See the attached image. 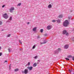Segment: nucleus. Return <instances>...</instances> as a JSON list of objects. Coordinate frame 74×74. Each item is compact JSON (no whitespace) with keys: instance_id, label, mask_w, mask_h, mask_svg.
Here are the masks:
<instances>
[{"instance_id":"f257e3e1","label":"nucleus","mask_w":74,"mask_h":74,"mask_svg":"<svg viewBox=\"0 0 74 74\" xmlns=\"http://www.w3.org/2000/svg\"><path fill=\"white\" fill-rule=\"evenodd\" d=\"M69 25V22L68 20H66L63 23V25L64 27H67Z\"/></svg>"},{"instance_id":"f03ea898","label":"nucleus","mask_w":74,"mask_h":74,"mask_svg":"<svg viewBox=\"0 0 74 74\" xmlns=\"http://www.w3.org/2000/svg\"><path fill=\"white\" fill-rule=\"evenodd\" d=\"M60 51H61V49L59 48L58 49L54 51V54H57V55H58L59 52H60Z\"/></svg>"},{"instance_id":"7ed1b4c3","label":"nucleus","mask_w":74,"mask_h":74,"mask_svg":"<svg viewBox=\"0 0 74 74\" xmlns=\"http://www.w3.org/2000/svg\"><path fill=\"white\" fill-rule=\"evenodd\" d=\"M22 73L23 74H27L28 73V69H25L24 71H22Z\"/></svg>"},{"instance_id":"20e7f679","label":"nucleus","mask_w":74,"mask_h":74,"mask_svg":"<svg viewBox=\"0 0 74 74\" xmlns=\"http://www.w3.org/2000/svg\"><path fill=\"white\" fill-rule=\"evenodd\" d=\"M3 16L5 19H7L8 18V16L7 13H5L3 15Z\"/></svg>"},{"instance_id":"39448f33","label":"nucleus","mask_w":74,"mask_h":74,"mask_svg":"<svg viewBox=\"0 0 74 74\" xmlns=\"http://www.w3.org/2000/svg\"><path fill=\"white\" fill-rule=\"evenodd\" d=\"M9 10L10 12L12 13L13 12V10H15V8H14V7H12Z\"/></svg>"},{"instance_id":"423d86ee","label":"nucleus","mask_w":74,"mask_h":74,"mask_svg":"<svg viewBox=\"0 0 74 74\" xmlns=\"http://www.w3.org/2000/svg\"><path fill=\"white\" fill-rule=\"evenodd\" d=\"M51 27H52V25H48L47 27V30H51Z\"/></svg>"},{"instance_id":"0eeeda50","label":"nucleus","mask_w":74,"mask_h":74,"mask_svg":"<svg viewBox=\"0 0 74 74\" xmlns=\"http://www.w3.org/2000/svg\"><path fill=\"white\" fill-rule=\"evenodd\" d=\"M27 69H28L30 71L32 70L33 69V67L32 66H28L27 67Z\"/></svg>"},{"instance_id":"6e6552de","label":"nucleus","mask_w":74,"mask_h":74,"mask_svg":"<svg viewBox=\"0 0 74 74\" xmlns=\"http://www.w3.org/2000/svg\"><path fill=\"white\" fill-rule=\"evenodd\" d=\"M68 48H69V45H65L64 47V49H68Z\"/></svg>"},{"instance_id":"1a4fd4ad","label":"nucleus","mask_w":74,"mask_h":74,"mask_svg":"<svg viewBox=\"0 0 74 74\" xmlns=\"http://www.w3.org/2000/svg\"><path fill=\"white\" fill-rule=\"evenodd\" d=\"M69 72L70 73V74H71V72L73 71V68H71V69H69Z\"/></svg>"},{"instance_id":"9d476101","label":"nucleus","mask_w":74,"mask_h":74,"mask_svg":"<svg viewBox=\"0 0 74 74\" xmlns=\"http://www.w3.org/2000/svg\"><path fill=\"white\" fill-rule=\"evenodd\" d=\"M37 29V27H34V28H33L32 30L33 32H36V30Z\"/></svg>"},{"instance_id":"9b49d317","label":"nucleus","mask_w":74,"mask_h":74,"mask_svg":"<svg viewBox=\"0 0 74 74\" xmlns=\"http://www.w3.org/2000/svg\"><path fill=\"white\" fill-rule=\"evenodd\" d=\"M56 21L58 23H60V20L59 19H58L57 20H56Z\"/></svg>"},{"instance_id":"f8f14e48","label":"nucleus","mask_w":74,"mask_h":74,"mask_svg":"<svg viewBox=\"0 0 74 74\" xmlns=\"http://www.w3.org/2000/svg\"><path fill=\"white\" fill-rule=\"evenodd\" d=\"M48 8H52V5H51V4H50L48 6Z\"/></svg>"},{"instance_id":"ddd939ff","label":"nucleus","mask_w":74,"mask_h":74,"mask_svg":"<svg viewBox=\"0 0 74 74\" xmlns=\"http://www.w3.org/2000/svg\"><path fill=\"white\" fill-rule=\"evenodd\" d=\"M67 33V31H66V30H64L63 31V34H66Z\"/></svg>"},{"instance_id":"4468645a","label":"nucleus","mask_w":74,"mask_h":74,"mask_svg":"<svg viewBox=\"0 0 74 74\" xmlns=\"http://www.w3.org/2000/svg\"><path fill=\"white\" fill-rule=\"evenodd\" d=\"M33 67H36L37 66V63H34L33 65Z\"/></svg>"},{"instance_id":"2eb2a0df","label":"nucleus","mask_w":74,"mask_h":74,"mask_svg":"<svg viewBox=\"0 0 74 74\" xmlns=\"http://www.w3.org/2000/svg\"><path fill=\"white\" fill-rule=\"evenodd\" d=\"M58 17L60 18H62L63 17V15H60L58 16Z\"/></svg>"},{"instance_id":"dca6fc26","label":"nucleus","mask_w":74,"mask_h":74,"mask_svg":"<svg viewBox=\"0 0 74 74\" xmlns=\"http://www.w3.org/2000/svg\"><path fill=\"white\" fill-rule=\"evenodd\" d=\"M11 48H9L8 49V50L9 52H11Z\"/></svg>"},{"instance_id":"f3484780","label":"nucleus","mask_w":74,"mask_h":74,"mask_svg":"<svg viewBox=\"0 0 74 74\" xmlns=\"http://www.w3.org/2000/svg\"><path fill=\"white\" fill-rule=\"evenodd\" d=\"M67 57L68 58H72V56L71 55H69Z\"/></svg>"},{"instance_id":"a211bd4d","label":"nucleus","mask_w":74,"mask_h":74,"mask_svg":"<svg viewBox=\"0 0 74 74\" xmlns=\"http://www.w3.org/2000/svg\"><path fill=\"white\" fill-rule=\"evenodd\" d=\"M11 64H10L9 66V69L11 70Z\"/></svg>"},{"instance_id":"6ab92c4d","label":"nucleus","mask_w":74,"mask_h":74,"mask_svg":"<svg viewBox=\"0 0 74 74\" xmlns=\"http://www.w3.org/2000/svg\"><path fill=\"white\" fill-rule=\"evenodd\" d=\"M72 18V16H70L69 17H68V20L69 21H70V20Z\"/></svg>"},{"instance_id":"aec40b11","label":"nucleus","mask_w":74,"mask_h":74,"mask_svg":"<svg viewBox=\"0 0 74 74\" xmlns=\"http://www.w3.org/2000/svg\"><path fill=\"white\" fill-rule=\"evenodd\" d=\"M11 20H10L9 19V20H8L7 21V22H9V23H10L11 22Z\"/></svg>"},{"instance_id":"412c9836","label":"nucleus","mask_w":74,"mask_h":74,"mask_svg":"<svg viewBox=\"0 0 74 74\" xmlns=\"http://www.w3.org/2000/svg\"><path fill=\"white\" fill-rule=\"evenodd\" d=\"M38 62L36 63L37 64H39V63H40V60H38Z\"/></svg>"},{"instance_id":"4be33fe9","label":"nucleus","mask_w":74,"mask_h":74,"mask_svg":"<svg viewBox=\"0 0 74 74\" xmlns=\"http://www.w3.org/2000/svg\"><path fill=\"white\" fill-rule=\"evenodd\" d=\"M43 30H43V29H41L40 30V32L41 33H42V32H43Z\"/></svg>"},{"instance_id":"5701e85b","label":"nucleus","mask_w":74,"mask_h":74,"mask_svg":"<svg viewBox=\"0 0 74 74\" xmlns=\"http://www.w3.org/2000/svg\"><path fill=\"white\" fill-rule=\"evenodd\" d=\"M36 48V45H34L32 47V49H34Z\"/></svg>"},{"instance_id":"b1692460","label":"nucleus","mask_w":74,"mask_h":74,"mask_svg":"<svg viewBox=\"0 0 74 74\" xmlns=\"http://www.w3.org/2000/svg\"><path fill=\"white\" fill-rule=\"evenodd\" d=\"M21 3H19L17 5V6H20L21 5Z\"/></svg>"},{"instance_id":"393cba45","label":"nucleus","mask_w":74,"mask_h":74,"mask_svg":"<svg viewBox=\"0 0 74 74\" xmlns=\"http://www.w3.org/2000/svg\"><path fill=\"white\" fill-rule=\"evenodd\" d=\"M47 43V41L46 40H45L43 42V44H46Z\"/></svg>"},{"instance_id":"a878e982","label":"nucleus","mask_w":74,"mask_h":74,"mask_svg":"<svg viewBox=\"0 0 74 74\" xmlns=\"http://www.w3.org/2000/svg\"><path fill=\"white\" fill-rule=\"evenodd\" d=\"M65 59L66 60H70V59H69V58H65Z\"/></svg>"},{"instance_id":"bb28decb","label":"nucleus","mask_w":74,"mask_h":74,"mask_svg":"<svg viewBox=\"0 0 74 74\" xmlns=\"http://www.w3.org/2000/svg\"><path fill=\"white\" fill-rule=\"evenodd\" d=\"M12 16H10V18H9V19L10 20V21H12Z\"/></svg>"},{"instance_id":"cd10ccee","label":"nucleus","mask_w":74,"mask_h":74,"mask_svg":"<svg viewBox=\"0 0 74 74\" xmlns=\"http://www.w3.org/2000/svg\"><path fill=\"white\" fill-rule=\"evenodd\" d=\"M19 70V69H15V71H18Z\"/></svg>"},{"instance_id":"c85d7f7f","label":"nucleus","mask_w":74,"mask_h":74,"mask_svg":"<svg viewBox=\"0 0 74 74\" xmlns=\"http://www.w3.org/2000/svg\"><path fill=\"white\" fill-rule=\"evenodd\" d=\"M52 22H56V20H52Z\"/></svg>"},{"instance_id":"c756f323","label":"nucleus","mask_w":74,"mask_h":74,"mask_svg":"<svg viewBox=\"0 0 74 74\" xmlns=\"http://www.w3.org/2000/svg\"><path fill=\"white\" fill-rule=\"evenodd\" d=\"M19 42L20 43V44H22V42L21 41V40H19Z\"/></svg>"},{"instance_id":"7c9ffc66","label":"nucleus","mask_w":74,"mask_h":74,"mask_svg":"<svg viewBox=\"0 0 74 74\" xmlns=\"http://www.w3.org/2000/svg\"><path fill=\"white\" fill-rule=\"evenodd\" d=\"M38 57L37 56H35V57H34V59H37V58Z\"/></svg>"},{"instance_id":"2f4dec72","label":"nucleus","mask_w":74,"mask_h":74,"mask_svg":"<svg viewBox=\"0 0 74 74\" xmlns=\"http://www.w3.org/2000/svg\"><path fill=\"white\" fill-rule=\"evenodd\" d=\"M30 62H28V65L29 66H30Z\"/></svg>"},{"instance_id":"473e14b6","label":"nucleus","mask_w":74,"mask_h":74,"mask_svg":"<svg viewBox=\"0 0 74 74\" xmlns=\"http://www.w3.org/2000/svg\"><path fill=\"white\" fill-rule=\"evenodd\" d=\"M38 38H40V37L39 36H37V39H38Z\"/></svg>"},{"instance_id":"72a5a7b5","label":"nucleus","mask_w":74,"mask_h":74,"mask_svg":"<svg viewBox=\"0 0 74 74\" xmlns=\"http://www.w3.org/2000/svg\"><path fill=\"white\" fill-rule=\"evenodd\" d=\"M44 35V36H47V34H44V35Z\"/></svg>"},{"instance_id":"f704fd0d","label":"nucleus","mask_w":74,"mask_h":74,"mask_svg":"<svg viewBox=\"0 0 74 74\" xmlns=\"http://www.w3.org/2000/svg\"><path fill=\"white\" fill-rule=\"evenodd\" d=\"M2 24V22L0 21V25H1Z\"/></svg>"},{"instance_id":"c9c22d12","label":"nucleus","mask_w":74,"mask_h":74,"mask_svg":"<svg viewBox=\"0 0 74 74\" xmlns=\"http://www.w3.org/2000/svg\"><path fill=\"white\" fill-rule=\"evenodd\" d=\"M10 36H11V34H9L8 35V37H9Z\"/></svg>"},{"instance_id":"e433bc0d","label":"nucleus","mask_w":74,"mask_h":74,"mask_svg":"<svg viewBox=\"0 0 74 74\" xmlns=\"http://www.w3.org/2000/svg\"><path fill=\"white\" fill-rule=\"evenodd\" d=\"M72 40L73 41H74V37L72 38Z\"/></svg>"},{"instance_id":"4c0bfd02","label":"nucleus","mask_w":74,"mask_h":74,"mask_svg":"<svg viewBox=\"0 0 74 74\" xmlns=\"http://www.w3.org/2000/svg\"><path fill=\"white\" fill-rule=\"evenodd\" d=\"M72 60L74 61V57H72Z\"/></svg>"},{"instance_id":"58836bf2","label":"nucleus","mask_w":74,"mask_h":74,"mask_svg":"<svg viewBox=\"0 0 74 74\" xmlns=\"http://www.w3.org/2000/svg\"><path fill=\"white\" fill-rule=\"evenodd\" d=\"M2 55V53H0V56Z\"/></svg>"},{"instance_id":"ea45409f","label":"nucleus","mask_w":74,"mask_h":74,"mask_svg":"<svg viewBox=\"0 0 74 74\" xmlns=\"http://www.w3.org/2000/svg\"><path fill=\"white\" fill-rule=\"evenodd\" d=\"M4 7H5V5H3L2 6V8H4Z\"/></svg>"},{"instance_id":"a19ab883","label":"nucleus","mask_w":74,"mask_h":74,"mask_svg":"<svg viewBox=\"0 0 74 74\" xmlns=\"http://www.w3.org/2000/svg\"><path fill=\"white\" fill-rule=\"evenodd\" d=\"M29 23H29V22H28L27 23V24L28 25H29Z\"/></svg>"},{"instance_id":"79ce46f5","label":"nucleus","mask_w":74,"mask_h":74,"mask_svg":"<svg viewBox=\"0 0 74 74\" xmlns=\"http://www.w3.org/2000/svg\"><path fill=\"white\" fill-rule=\"evenodd\" d=\"M66 36H68V33H67L66 34Z\"/></svg>"},{"instance_id":"37998d69","label":"nucleus","mask_w":74,"mask_h":74,"mask_svg":"<svg viewBox=\"0 0 74 74\" xmlns=\"http://www.w3.org/2000/svg\"><path fill=\"white\" fill-rule=\"evenodd\" d=\"M44 44L43 42H41V44Z\"/></svg>"},{"instance_id":"c03bdc74","label":"nucleus","mask_w":74,"mask_h":74,"mask_svg":"<svg viewBox=\"0 0 74 74\" xmlns=\"http://www.w3.org/2000/svg\"><path fill=\"white\" fill-rule=\"evenodd\" d=\"M5 62H7V60L5 61L4 62L5 63Z\"/></svg>"},{"instance_id":"a18cd8bd","label":"nucleus","mask_w":74,"mask_h":74,"mask_svg":"<svg viewBox=\"0 0 74 74\" xmlns=\"http://www.w3.org/2000/svg\"><path fill=\"white\" fill-rule=\"evenodd\" d=\"M20 50V51H22V49H21Z\"/></svg>"},{"instance_id":"49530a36","label":"nucleus","mask_w":74,"mask_h":74,"mask_svg":"<svg viewBox=\"0 0 74 74\" xmlns=\"http://www.w3.org/2000/svg\"><path fill=\"white\" fill-rule=\"evenodd\" d=\"M72 31H73V32H74V29H73L72 30Z\"/></svg>"},{"instance_id":"de8ad7c7","label":"nucleus","mask_w":74,"mask_h":74,"mask_svg":"<svg viewBox=\"0 0 74 74\" xmlns=\"http://www.w3.org/2000/svg\"><path fill=\"white\" fill-rule=\"evenodd\" d=\"M1 49V47H0V49Z\"/></svg>"},{"instance_id":"09e8293b","label":"nucleus","mask_w":74,"mask_h":74,"mask_svg":"<svg viewBox=\"0 0 74 74\" xmlns=\"http://www.w3.org/2000/svg\"><path fill=\"white\" fill-rule=\"evenodd\" d=\"M71 12H73V10L71 11Z\"/></svg>"},{"instance_id":"8fccbe9b","label":"nucleus","mask_w":74,"mask_h":74,"mask_svg":"<svg viewBox=\"0 0 74 74\" xmlns=\"http://www.w3.org/2000/svg\"><path fill=\"white\" fill-rule=\"evenodd\" d=\"M73 74H74V73H73Z\"/></svg>"}]
</instances>
